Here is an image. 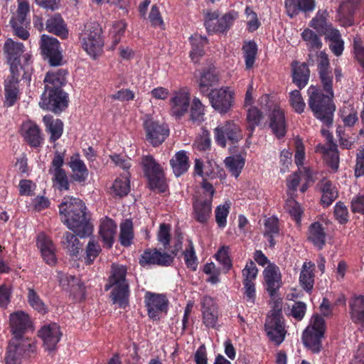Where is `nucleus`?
<instances>
[{"label": "nucleus", "mask_w": 364, "mask_h": 364, "mask_svg": "<svg viewBox=\"0 0 364 364\" xmlns=\"http://www.w3.org/2000/svg\"><path fill=\"white\" fill-rule=\"evenodd\" d=\"M60 221L80 237L92 233L93 227L85 203L79 198L64 197L58 205Z\"/></svg>", "instance_id": "f257e3e1"}, {"label": "nucleus", "mask_w": 364, "mask_h": 364, "mask_svg": "<svg viewBox=\"0 0 364 364\" xmlns=\"http://www.w3.org/2000/svg\"><path fill=\"white\" fill-rule=\"evenodd\" d=\"M68 70L57 69L48 71L43 80L44 92L39 105L43 109L59 114L68 106V95L63 90L67 82Z\"/></svg>", "instance_id": "f03ea898"}, {"label": "nucleus", "mask_w": 364, "mask_h": 364, "mask_svg": "<svg viewBox=\"0 0 364 364\" xmlns=\"http://www.w3.org/2000/svg\"><path fill=\"white\" fill-rule=\"evenodd\" d=\"M127 268L126 266L113 263L111 266L105 290L110 292V298L113 304L119 308L125 309L129 305V284L127 279Z\"/></svg>", "instance_id": "7ed1b4c3"}, {"label": "nucleus", "mask_w": 364, "mask_h": 364, "mask_svg": "<svg viewBox=\"0 0 364 364\" xmlns=\"http://www.w3.org/2000/svg\"><path fill=\"white\" fill-rule=\"evenodd\" d=\"M309 99V107L314 116L325 125L330 126L333 124V113L336 105L333 97L330 94H324L320 88L311 85L307 90Z\"/></svg>", "instance_id": "20e7f679"}, {"label": "nucleus", "mask_w": 364, "mask_h": 364, "mask_svg": "<svg viewBox=\"0 0 364 364\" xmlns=\"http://www.w3.org/2000/svg\"><path fill=\"white\" fill-rule=\"evenodd\" d=\"M326 331V323L323 317L318 314L312 315L309 324L302 333L304 346L313 353H319L322 348V339Z\"/></svg>", "instance_id": "39448f33"}, {"label": "nucleus", "mask_w": 364, "mask_h": 364, "mask_svg": "<svg viewBox=\"0 0 364 364\" xmlns=\"http://www.w3.org/2000/svg\"><path fill=\"white\" fill-rule=\"evenodd\" d=\"M79 40L84 50L93 58H96L104 46L101 26L95 21L87 23L80 33Z\"/></svg>", "instance_id": "423d86ee"}, {"label": "nucleus", "mask_w": 364, "mask_h": 364, "mask_svg": "<svg viewBox=\"0 0 364 364\" xmlns=\"http://www.w3.org/2000/svg\"><path fill=\"white\" fill-rule=\"evenodd\" d=\"M141 164L144 176L147 178L149 188L164 193L166 189L165 175L161 164L151 155L143 156Z\"/></svg>", "instance_id": "0eeeda50"}, {"label": "nucleus", "mask_w": 364, "mask_h": 364, "mask_svg": "<svg viewBox=\"0 0 364 364\" xmlns=\"http://www.w3.org/2000/svg\"><path fill=\"white\" fill-rule=\"evenodd\" d=\"M30 13L29 4L26 1L18 2L16 14L10 19V24L14 34L22 40H27L29 37L28 29L31 21L28 18Z\"/></svg>", "instance_id": "6e6552de"}, {"label": "nucleus", "mask_w": 364, "mask_h": 364, "mask_svg": "<svg viewBox=\"0 0 364 364\" xmlns=\"http://www.w3.org/2000/svg\"><path fill=\"white\" fill-rule=\"evenodd\" d=\"M41 53L43 60H47L51 66H59L63 63L60 44L54 37L43 34L40 41Z\"/></svg>", "instance_id": "1a4fd4ad"}, {"label": "nucleus", "mask_w": 364, "mask_h": 364, "mask_svg": "<svg viewBox=\"0 0 364 364\" xmlns=\"http://www.w3.org/2000/svg\"><path fill=\"white\" fill-rule=\"evenodd\" d=\"M36 346L29 339H11L4 357L6 364H21L23 355L33 352Z\"/></svg>", "instance_id": "9d476101"}, {"label": "nucleus", "mask_w": 364, "mask_h": 364, "mask_svg": "<svg viewBox=\"0 0 364 364\" xmlns=\"http://www.w3.org/2000/svg\"><path fill=\"white\" fill-rule=\"evenodd\" d=\"M264 330L269 341L276 346H279L284 341L287 331L281 309L274 310L271 316L267 318Z\"/></svg>", "instance_id": "9b49d317"}, {"label": "nucleus", "mask_w": 364, "mask_h": 364, "mask_svg": "<svg viewBox=\"0 0 364 364\" xmlns=\"http://www.w3.org/2000/svg\"><path fill=\"white\" fill-rule=\"evenodd\" d=\"M144 298L147 315L153 321L159 320L160 314L167 312L169 302L165 294L146 291Z\"/></svg>", "instance_id": "f8f14e48"}, {"label": "nucleus", "mask_w": 364, "mask_h": 364, "mask_svg": "<svg viewBox=\"0 0 364 364\" xmlns=\"http://www.w3.org/2000/svg\"><path fill=\"white\" fill-rule=\"evenodd\" d=\"M205 95L208 97L213 108L220 114H226L233 105L234 93L228 87L212 89Z\"/></svg>", "instance_id": "ddd939ff"}, {"label": "nucleus", "mask_w": 364, "mask_h": 364, "mask_svg": "<svg viewBox=\"0 0 364 364\" xmlns=\"http://www.w3.org/2000/svg\"><path fill=\"white\" fill-rule=\"evenodd\" d=\"M214 135L215 142L223 148L226 146L227 141L231 144H235L242 138L240 126L230 121L214 129Z\"/></svg>", "instance_id": "4468645a"}, {"label": "nucleus", "mask_w": 364, "mask_h": 364, "mask_svg": "<svg viewBox=\"0 0 364 364\" xmlns=\"http://www.w3.org/2000/svg\"><path fill=\"white\" fill-rule=\"evenodd\" d=\"M146 139L154 147L161 145L169 135V128L166 124L159 123L152 118L144 122Z\"/></svg>", "instance_id": "2eb2a0df"}, {"label": "nucleus", "mask_w": 364, "mask_h": 364, "mask_svg": "<svg viewBox=\"0 0 364 364\" xmlns=\"http://www.w3.org/2000/svg\"><path fill=\"white\" fill-rule=\"evenodd\" d=\"M171 257L167 252L156 247H148L139 257V264L142 267H169L171 264Z\"/></svg>", "instance_id": "dca6fc26"}, {"label": "nucleus", "mask_w": 364, "mask_h": 364, "mask_svg": "<svg viewBox=\"0 0 364 364\" xmlns=\"http://www.w3.org/2000/svg\"><path fill=\"white\" fill-rule=\"evenodd\" d=\"M263 276L264 289L271 299H274L283 285L280 269L275 264H269L264 269Z\"/></svg>", "instance_id": "f3484780"}, {"label": "nucleus", "mask_w": 364, "mask_h": 364, "mask_svg": "<svg viewBox=\"0 0 364 364\" xmlns=\"http://www.w3.org/2000/svg\"><path fill=\"white\" fill-rule=\"evenodd\" d=\"M9 327L10 332L14 336L11 339H26L23 335L32 328L30 316L23 311L11 313L9 315Z\"/></svg>", "instance_id": "a211bd4d"}, {"label": "nucleus", "mask_w": 364, "mask_h": 364, "mask_svg": "<svg viewBox=\"0 0 364 364\" xmlns=\"http://www.w3.org/2000/svg\"><path fill=\"white\" fill-rule=\"evenodd\" d=\"M317 70L323 90L334 97L333 89V73L331 70L328 55L324 51H321L318 56Z\"/></svg>", "instance_id": "6ab92c4d"}, {"label": "nucleus", "mask_w": 364, "mask_h": 364, "mask_svg": "<svg viewBox=\"0 0 364 364\" xmlns=\"http://www.w3.org/2000/svg\"><path fill=\"white\" fill-rule=\"evenodd\" d=\"M190 95L184 90H179L173 93L169 100L170 115L176 120H180L188 112L190 107Z\"/></svg>", "instance_id": "aec40b11"}, {"label": "nucleus", "mask_w": 364, "mask_h": 364, "mask_svg": "<svg viewBox=\"0 0 364 364\" xmlns=\"http://www.w3.org/2000/svg\"><path fill=\"white\" fill-rule=\"evenodd\" d=\"M36 246L40 250L43 260L49 266H55L58 260L56 248L51 238L41 232L37 236Z\"/></svg>", "instance_id": "412c9836"}, {"label": "nucleus", "mask_w": 364, "mask_h": 364, "mask_svg": "<svg viewBox=\"0 0 364 364\" xmlns=\"http://www.w3.org/2000/svg\"><path fill=\"white\" fill-rule=\"evenodd\" d=\"M38 336L43 341L46 350L54 351L62 336L60 326L55 323L43 326L38 331Z\"/></svg>", "instance_id": "4be33fe9"}, {"label": "nucleus", "mask_w": 364, "mask_h": 364, "mask_svg": "<svg viewBox=\"0 0 364 364\" xmlns=\"http://www.w3.org/2000/svg\"><path fill=\"white\" fill-rule=\"evenodd\" d=\"M212 201L204 199L203 196L194 197L192 218L201 225H206L212 214Z\"/></svg>", "instance_id": "5701e85b"}, {"label": "nucleus", "mask_w": 364, "mask_h": 364, "mask_svg": "<svg viewBox=\"0 0 364 364\" xmlns=\"http://www.w3.org/2000/svg\"><path fill=\"white\" fill-rule=\"evenodd\" d=\"M198 82L199 90L203 95L209 93L212 87L219 84V75L214 65H210L200 71Z\"/></svg>", "instance_id": "b1692460"}, {"label": "nucleus", "mask_w": 364, "mask_h": 364, "mask_svg": "<svg viewBox=\"0 0 364 364\" xmlns=\"http://www.w3.org/2000/svg\"><path fill=\"white\" fill-rule=\"evenodd\" d=\"M269 128L273 134L279 139L284 138L287 134V124L284 112L275 107L269 114Z\"/></svg>", "instance_id": "393cba45"}, {"label": "nucleus", "mask_w": 364, "mask_h": 364, "mask_svg": "<svg viewBox=\"0 0 364 364\" xmlns=\"http://www.w3.org/2000/svg\"><path fill=\"white\" fill-rule=\"evenodd\" d=\"M284 7L287 14L290 18H294L300 13L305 16L309 15L316 8L315 0H284Z\"/></svg>", "instance_id": "a878e982"}, {"label": "nucleus", "mask_w": 364, "mask_h": 364, "mask_svg": "<svg viewBox=\"0 0 364 364\" xmlns=\"http://www.w3.org/2000/svg\"><path fill=\"white\" fill-rule=\"evenodd\" d=\"M349 315L352 322L364 324V295L353 294L348 300Z\"/></svg>", "instance_id": "bb28decb"}, {"label": "nucleus", "mask_w": 364, "mask_h": 364, "mask_svg": "<svg viewBox=\"0 0 364 364\" xmlns=\"http://www.w3.org/2000/svg\"><path fill=\"white\" fill-rule=\"evenodd\" d=\"M69 166L73 172L72 180L84 185L87 180L89 171L84 161L80 159L79 154H73L70 157Z\"/></svg>", "instance_id": "cd10ccee"}, {"label": "nucleus", "mask_w": 364, "mask_h": 364, "mask_svg": "<svg viewBox=\"0 0 364 364\" xmlns=\"http://www.w3.org/2000/svg\"><path fill=\"white\" fill-rule=\"evenodd\" d=\"M292 82L301 90L308 84L310 77V70L306 63L293 61L291 63Z\"/></svg>", "instance_id": "c85d7f7f"}, {"label": "nucleus", "mask_w": 364, "mask_h": 364, "mask_svg": "<svg viewBox=\"0 0 364 364\" xmlns=\"http://www.w3.org/2000/svg\"><path fill=\"white\" fill-rule=\"evenodd\" d=\"M318 149L323 154V158L328 166L333 172H336L339 166V153L337 145L332 139H329L326 144L321 145Z\"/></svg>", "instance_id": "c756f323"}, {"label": "nucleus", "mask_w": 364, "mask_h": 364, "mask_svg": "<svg viewBox=\"0 0 364 364\" xmlns=\"http://www.w3.org/2000/svg\"><path fill=\"white\" fill-rule=\"evenodd\" d=\"M203 322L210 328H215L218 322V308L210 297H205L202 303Z\"/></svg>", "instance_id": "7c9ffc66"}, {"label": "nucleus", "mask_w": 364, "mask_h": 364, "mask_svg": "<svg viewBox=\"0 0 364 364\" xmlns=\"http://www.w3.org/2000/svg\"><path fill=\"white\" fill-rule=\"evenodd\" d=\"M45 29L62 39H65L68 36L67 26L60 14H55L47 19Z\"/></svg>", "instance_id": "2f4dec72"}, {"label": "nucleus", "mask_w": 364, "mask_h": 364, "mask_svg": "<svg viewBox=\"0 0 364 364\" xmlns=\"http://www.w3.org/2000/svg\"><path fill=\"white\" fill-rule=\"evenodd\" d=\"M4 107L9 108L15 105L20 100L21 95L19 89V83L16 81L14 82L5 79L4 82Z\"/></svg>", "instance_id": "473e14b6"}, {"label": "nucleus", "mask_w": 364, "mask_h": 364, "mask_svg": "<svg viewBox=\"0 0 364 364\" xmlns=\"http://www.w3.org/2000/svg\"><path fill=\"white\" fill-rule=\"evenodd\" d=\"M117 227L116 223L108 217H105V219L101 220L99 233L105 246L108 249H110L113 245Z\"/></svg>", "instance_id": "72a5a7b5"}, {"label": "nucleus", "mask_w": 364, "mask_h": 364, "mask_svg": "<svg viewBox=\"0 0 364 364\" xmlns=\"http://www.w3.org/2000/svg\"><path fill=\"white\" fill-rule=\"evenodd\" d=\"M329 14L327 10L319 9L316 16L309 23L310 27L315 29L321 35H326L333 28L332 23L328 21Z\"/></svg>", "instance_id": "f704fd0d"}, {"label": "nucleus", "mask_w": 364, "mask_h": 364, "mask_svg": "<svg viewBox=\"0 0 364 364\" xmlns=\"http://www.w3.org/2000/svg\"><path fill=\"white\" fill-rule=\"evenodd\" d=\"M189 41L191 46L189 56L194 63H197L205 55V47L208 43V40L205 36L195 33L189 38Z\"/></svg>", "instance_id": "c9c22d12"}, {"label": "nucleus", "mask_w": 364, "mask_h": 364, "mask_svg": "<svg viewBox=\"0 0 364 364\" xmlns=\"http://www.w3.org/2000/svg\"><path fill=\"white\" fill-rule=\"evenodd\" d=\"M314 269L315 264L312 262H305L301 267L299 275V284L306 291L310 293L314 285Z\"/></svg>", "instance_id": "e433bc0d"}, {"label": "nucleus", "mask_w": 364, "mask_h": 364, "mask_svg": "<svg viewBox=\"0 0 364 364\" xmlns=\"http://www.w3.org/2000/svg\"><path fill=\"white\" fill-rule=\"evenodd\" d=\"M326 233L319 222L311 223L309 228L308 240L318 250H322L326 245Z\"/></svg>", "instance_id": "4c0bfd02"}, {"label": "nucleus", "mask_w": 364, "mask_h": 364, "mask_svg": "<svg viewBox=\"0 0 364 364\" xmlns=\"http://www.w3.org/2000/svg\"><path fill=\"white\" fill-rule=\"evenodd\" d=\"M77 236L75 232H65L62 237L61 244L63 248L71 257H77L80 252L82 250V244L77 238Z\"/></svg>", "instance_id": "58836bf2"}, {"label": "nucleus", "mask_w": 364, "mask_h": 364, "mask_svg": "<svg viewBox=\"0 0 364 364\" xmlns=\"http://www.w3.org/2000/svg\"><path fill=\"white\" fill-rule=\"evenodd\" d=\"M46 130L50 134L49 141L55 142L59 139L63 132V122L60 119H54L50 114H46L43 118Z\"/></svg>", "instance_id": "ea45409f"}, {"label": "nucleus", "mask_w": 364, "mask_h": 364, "mask_svg": "<svg viewBox=\"0 0 364 364\" xmlns=\"http://www.w3.org/2000/svg\"><path fill=\"white\" fill-rule=\"evenodd\" d=\"M170 165L176 177L184 174L190 166L189 158L183 150L179 151L170 160Z\"/></svg>", "instance_id": "a19ab883"}, {"label": "nucleus", "mask_w": 364, "mask_h": 364, "mask_svg": "<svg viewBox=\"0 0 364 364\" xmlns=\"http://www.w3.org/2000/svg\"><path fill=\"white\" fill-rule=\"evenodd\" d=\"M25 141L33 149L42 146L44 143V136L41 129L36 124H30L23 134Z\"/></svg>", "instance_id": "79ce46f5"}, {"label": "nucleus", "mask_w": 364, "mask_h": 364, "mask_svg": "<svg viewBox=\"0 0 364 364\" xmlns=\"http://www.w3.org/2000/svg\"><path fill=\"white\" fill-rule=\"evenodd\" d=\"M189 108V121L194 125H200L205 121V106L200 99L194 97Z\"/></svg>", "instance_id": "37998d69"}, {"label": "nucleus", "mask_w": 364, "mask_h": 364, "mask_svg": "<svg viewBox=\"0 0 364 364\" xmlns=\"http://www.w3.org/2000/svg\"><path fill=\"white\" fill-rule=\"evenodd\" d=\"M326 36V39L329 41V48L337 57L342 55L344 50V41L338 29L335 28L329 31Z\"/></svg>", "instance_id": "c03bdc74"}, {"label": "nucleus", "mask_w": 364, "mask_h": 364, "mask_svg": "<svg viewBox=\"0 0 364 364\" xmlns=\"http://www.w3.org/2000/svg\"><path fill=\"white\" fill-rule=\"evenodd\" d=\"M225 167L236 178L239 177L245 164V159L241 154H235L225 158Z\"/></svg>", "instance_id": "a18cd8bd"}, {"label": "nucleus", "mask_w": 364, "mask_h": 364, "mask_svg": "<svg viewBox=\"0 0 364 364\" xmlns=\"http://www.w3.org/2000/svg\"><path fill=\"white\" fill-rule=\"evenodd\" d=\"M242 50L246 70L253 68L257 55L258 47L254 41H245Z\"/></svg>", "instance_id": "49530a36"}, {"label": "nucleus", "mask_w": 364, "mask_h": 364, "mask_svg": "<svg viewBox=\"0 0 364 364\" xmlns=\"http://www.w3.org/2000/svg\"><path fill=\"white\" fill-rule=\"evenodd\" d=\"M28 60H26L28 62ZM10 65L11 74L6 78L11 81L17 82L19 83L20 78L26 79L28 73V64L26 63L24 65L21 64L20 60L11 61L9 63Z\"/></svg>", "instance_id": "de8ad7c7"}, {"label": "nucleus", "mask_w": 364, "mask_h": 364, "mask_svg": "<svg viewBox=\"0 0 364 364\" xmlns=\"http://www.w3.org/2000/svg\"><path fill=\"white\" fill-rule=\"evenodd\" d=\"M321 192V203L323 207L330 206L338 197V189L331 181H326L323 183Z\"/></svg>", "instance_id": "09e8293b"}, {"label": "nucleus", "mask_w": 364, "mask_h": 364, "mask_svg": "<svg viewBox=\"0 0 364 364\" xmlns=\"http://www.w3.org/2000/svg\"><path fill=\"white\" fill-rule=\"evenodd\" d=\"M23 45L21 43L14 42L9 38L4 44V52L7 55L8 63L20 60V56L23 53Z\"/></svg>", "instance_id": "8fccbe9b"}, {"label": "nucleus", "mask_w": 364, "mask_h": 364, "mask_svg": "<svg viewBox=\"0 0 364 364\" xmlns=\"http://www.w3.org/2000/svg\"><path fill=\"white\" fill-rule=\"evenodd\" d=\"M263 117L262 112L255 107H250L247 113V130L248 137H252L256 127L259 126Z\"/></svg>", "instance_id": "3c124183"}, {"label": "nucleus", "mask_w": 364, "mask_h": 364, "mask_svg": "<svg viewBox=\"0 0 364 364\" xmlns=\"http://www.w3.org/2000/svg\"><path fill=\"white\" fill-rule=\"evenodd\" d=\"M134 239L133 223L126 220L120 225L119 242L124 247H129Z\"/></svg>", "instance_id": "603ef678"}, {"label": "nucleus", "mask_w": 364, "mask_h": 364, "mask_svg": "<svg viewBox=\"0 0 364 364\" xmlns=\"http://www.w3.org/2000/svg\"><path fill=\"white\" fill-rule=\"evenodd\" d=\"M130 191L129 181L127 178H116L111 188L110 194L114 198H123Z\"/></svg>", "instance_id": "864d4df0"}, {"label": "nucleus", "mask_w": 364, "mask_h": 364, "mask_svg": "<svg viewBox=\"0 0 364 364\" xmlns=\"http://www.w3.org/2000/svg\"><path fill=\"white\" fill-rule=\"evenodd\" d=\"M188 246L183 252L185 264L188 269L192 271H196L198 264V257L196 254L193 241L191 239H188Z\"/></svg>", "instance_id": "5fc2aeb1"}, {"label": "nucleus", "mask_w": 364, "mask_h": 364, "mask_svg": "<svg viewBox=\"0 0 364 364\" xmlns=\"http://www.w3.org/2000/svg\"><path fill=\"white\" fill-rule=\"evenodd\" d=\"M27 301L29 305L38 312L42 314L48 312L46 305L33 288L28 289Z\"/></svg>", "instance_id": "6e6d98bb"}, {"label": "nucleus", "mask_w": 364, "mask_h": 364, "mask_svg": "<svg viewBox=\"0 0 364 364\" xmlns=\"http://www.w3.org/2000/svg\"><path fill=\"white\" fill-rule=\"evenodd\" d=\"M350 2H351V0H348L347 1H343L341 4V5L337 11L341 24L345 27H350V26H353L354 23V18H353L354 9H348V14H344V10L346 9V7L347 6L348 4H349Z\"/></svg>", "instance_id": "4d7b16f0"}, {"label": "nucleus", "mask_w": 364, "mask_h": 364, "mask_svg": "<svg viewBox=\"0 0 364 364\" xmlns=\"http://www.w3.org/2000/svg\"><path fill=\"white\" fill-rule=\"evenodd\" d=\"M302 39L307 42L311 50L320 49L322 47V42L319 36L312 30L306 28L301 33Z\"/></svg>", "instance_id": "13d9d810"}, {"label": "nucleus", "mask_w": 364, "mask_h": 364, "mask_svg": "<svg viewBox=\"0 0 364 364\" xmlns=\"http://www.w3.org/2000/svg\"><path fill=\"white\" fill-rule=\"evenodd\" d=\"M285 208L297 225H300L304 213L300 204L294 199H288Z\"/></svg>", "instance_id": "bf43d9fd"}, {"label": "nucleus", "mask_w": 364, "mask_h": 364, "mask_svg": "<svg viewBox=\"0 0 364 364\" xmlns=\"http://www.w3.org/2000/svg\"><path fill=\"white\" fill-rule=\"evenodd\" d=\"M171 225L161 223L157 233V240L162 245L164 250H167L170 246L171 242Z\"/></svg>", "instance_id": "052dcab7"}, {"label": "nucleus", "mask_w": 364, "mask_h": 364, "mask_svg": "<svg viewBox=\"0 0 364 364\" xmlns=\"http://www.w3.org/2000/svg\"><path fill=\"white\" fill-rule=\"evenodd\" d=\"M335 219L341 225H346L349 221V212L347 206L342 201L336 203L333 209Z\"/></svg>", "instance_id": "680f3d73"}, {"label": "nucleus", "mask_w": 364, "mask_h": 364, "mask_svg": "<svg viewBox=\"0 0 364 364\" xmlns=\"http://www.w3.org/2000/svg\"><path fill=\"white\" fill-rule=\"evenodd\" d=\"M289 103L296 113L301 114L304 111L306 104L299 89L294 90L290 92Z\"/></svg>", "instance_id": "e2e57ef3"}, {"label": "nucleus", "mask_w": 364, "mask_h": 364, "mask_svg": "<svg viewBox=\"0 0 364 364\" xmlns=\"http://www.w3.org/2000/svg\"><path fill=\"white\" fill-rule=\"evenodd\" d=\"M216 260L223 265L225 272H228L232 267V260L229 256V247H221L215 255Z\"/></svg>", "instance_id": "0e129e2a"}, {"label": "nucleus", "mask_w": 364, "mask_h": 364, "mask_svg": "<svg viewBox=\"0 0 364 364\" xmlns=\"http://www.w3.org/2000/svg\"><path fill=\"white\" fill-rule=\"evenodd\" d=\"M233 22V16L232 14H225L220 18H218L213 26L214 30H211L210 33H224L230 28Z\"/></svg>", "instance_id": "69168bd1"}, {"label": "nucleus", "mask_w": 364, "mask_h": 364, "mask_svg": "<svg viewBox=\"0 0 364 364\" xmlns=\"http://www.w3.org/2000/svg\"><path fill=\"white\" fill-rule=\"evenodd\" d=\"M102 249L97 242L90 240L86 247V257L85 261L87 264H91L101 252Z\"/></svg>", "instance_id": "338daca9"}, {"label": "nucleus", "mask_w": 364, "mask_h": 364, "mask_svg": "<svg viewBox=\"0 0 364 364\" xmlns=\"http://www.w3.org/2000/svg\"><path fill=\"white\" fill-rule=\"evenodd\" d=\"M53 181L59 191H68L70 182L65 170L53 172Z\"/></svg>", "instance_id": "774afa93"}]
</instances>
